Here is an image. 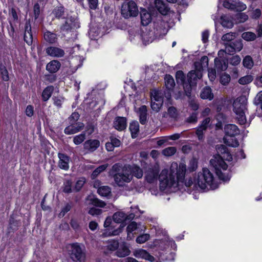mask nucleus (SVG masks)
Instances as JSON below:
<instances>
[{"label":"nucleus","instance_id":"1","mask_svg":"<svg viewBox=\"0 0 262 262\" xmlns=\"http://www.w3.org/2000/svg\"><path fill=\"white\" fill-rule=\"evenodd\" d=\"M186 171V165L183 163L179 165L177 163L172 164L170 173L167 170H163L159 176L160 189L164 190L170 188L173 191L179 189L181 184L184 182Z\"/></svg>","mask_w":262,"mask_h":262},{"label":"nucleus","instance_id":"2","mask_svg":"<svg viewBox=\"0 0 262 262\" xmlns=\"http://www.w3.org/2000/svg\"><path fill=\"white\" fill-rule=\"evenodd\" d=\"M247 99L245 96L237 98L233 102V111L236 114V118L241 125H244L247 122L246 113L247 110Z\"/></svg>","mask_w":262,"mask_h":262},{"label":"nucleus","instance_id":"3","mask_svg":"<svg viewBox=\"0 0 262 262\" xmlns=\"http://www.w3.org/2000/svg\"><path fill=\"white\" fill-rule=\"evenodd\" d=\"M194 182L202 189L207 188L208 187L211 189L216 188L213 176L207 168H203L202 171L198 173L197 177L194 179Z\"/></svg>","mask_w":262,"mask_h":262},{"label":"nucleus","instance_id":"4","mask_svg":"<svg viewBox=\"0 0 262 262\" xmlns=\"http://www.w3.org/2000/svg\"><path fill=\"white\" fill-rule=\"evenodd\" d=\"M210 162L214 168L215 173L220 180L223 181H228L230 180V175L225 172L228 166L222 158L215 157L211 159Z\"/></svg>","mask_w":262,"mask_h":262},{"label":"nucleus","instance_id":"5","mask_svg":"<svg viewBox=\"0 0 262 262\" xmlns=\"http://www.w3.org/2000/svg\"><path fill=\"white\" fill-rule=\"evenodd\" d=\"M121 166L119 164H114L112 167L113 170L118 171L114 176L115 183L119 186H123L126 183H129L132 180V176L129 174L126 166H124L120 171Z\"/></svg>","mask_w":262,"mask_h":262},{"label":"nucleus","instance_id":"6","mask_svg":"<svg viewBox=\"0 0 262 262\" xmlns=\"http://www.w3.org/2000/svg\"><path fill=\"white\" fill-rule=\"evenodd\" d=\"M69 254L74 261L84 262L86 255L84 248L77 243L73 244L68 247Z\"/></svg>","mask_w":262,"mask_h":262},{"label":"nucleus","instance_id":"7","mask_svg":"<svg viewBox=\"0 0 262 262\" xmlns=\"http://www.w3.org/2000/svg\"><path fill=\"white\" fill-rule=\"evenodd\" d=\"M121 14L125 18L136 16L138 14L136 4L133 1L124 2L122 5Z\"/></svg>","mask_w":262,"mask_h":262},{"label":"nucleus","instance_id":"8","mask_svg":"<svg viewBox=\"0 0 262 262\" xmlns=\"http://www.w3.org/2000/svg\"><path fill=\"white\" fill-rule=\"evenodd\" d=\"M151 107L155 112H158L162 106L163 99L162 93L156 90L150 93Z\"/></svg>","mask_w":262,"mask_h":262},{"label":"nucleus","instance_id":"9","mask_svg":"<svg viewBox=\"0 0 262 262\" xmlns=\"http://www.w3.org/2000/svg\"><path fill=\"white\" fill-rule=\"evenodd\" d=\"M223 5L227 9L236 11H244L247 8L246 5L239 0H224Z\"/></svg>","mask_w":262,"mask_h":262},{"label":"nucleus","instance_id":"10","mask_svg":"<svg viewBox=\"0 0 262 262\" xmlns=\"http://www.w3.org/2000/svg\"><path fill=\"white\" fill-rule=\"evenodd\" d=\"M145 229V226L141 223L137 224L135 222H132L126 228L127 239H131L134 234L139 233Z\"/></svg>","mask_w":262,"mask_h":262},{"label":"nucleus","instance_id":"11","mask_svg":"<svg viewBox=\"0 0 262 262\" xmlns=\"http://www.w3.org/2000/svg\"><path fill=\"white\" fill-rule=\"evenodd\" d=\"M79 27L76 20L72 17H67L60 26V31L63 32H67L72 29Z\"/></svg>","mask_w":262,"mask_h":262},{"label":"nucleus","instance_id":"12","mask_svg":"<svg viewBox=\"0 0 262 262\" xmlns=\"http://www.w3.org/2000/svg\"><path fill=\"white\" fill-rule=\"evenodd\" d=\"M210 122V119L206 118L202 121L201 124L195 130V134L196 135L199 140L203 141L204 139V132L206 130L209 126Z\"/></svg>","mask_w":262,"mask_h":262},{"label":"nucleus","instance_id":"13","mask_svg":"<svg viewBox=\"0 0 262 262\" xmlns=\"http://www.w3.org/2000/svg\"><path fill=\"white\" fill-rule=\"evenodd\" d=\"M225 45L226 52L229 54L239 52L243 48V41L241 39L236 40L230 43H225Z\"/></svg>","mask_w":262,"mask_h":262},{"label":"nucleus","instance_id":"14","mask_svg":"<svg viewBox=\"0 0 262 262\" xmlns=\"http://www.w3.org/2000/svg\"><path fill=\"white\" fill-rule=\"evenodd\" d=\"M84 125L82 122L77 123H70L64 130V133L67 135H72L77 133L82 130Z\"/></svg>","mask_w":262,"mask_h":262},{"label":"nucleus","instance_id":"15","mask_svg":"<svg viewBox=\"0 0 262 262\" xmlns=\"http://www.w3.org/2000/svg\"><path fill=\"white\" fill-rule=\"evenodd\" d=\"M58 157L59 158L58 167L61 169L68 170L70 167V158L66 154L60 152L58 154Z\"/></svg>","mask_w":262,"mask_h":262},{"label":"nucleus","instance_id":"16","mask_svg":"<svg viewBox=\"0 0 262 262\" xmlns=\"http://www.w3.org/2000/svg\"><path fill=\"white\" fill-rule=\"evenodd\" d=\"M100 146V141L96 139H89L83 144V148L87 152H93Z\"/></svg>","mask_w":262,"mask_h":262},{"label":"nucleus","instance_id":"17","mask_svg":"<svg viewBox=\"0 0 262 262\" xmlns=\"http://www.w3.org/2000/svg\"><path fill=\"white\" fill-rule=\"evenodd\" d=\"M187 76L188 82L195 85L197 80L201 78L202 74L200 69H196L189 72Z\"/></svg>","mask_w":262,"mask_h":262},{"label":"nucleus","instance_id":"18","mask_svg":"<svg viewBox=\"0 0 262 262\" xmlns=\"http://www.w3.org/2000/svg\"><path fill=\"white\" fill-rule=\"evenodd\" d=\"M46 52L48 55L53 57L59 58L64 55L63 50L56 47H49L46 49Z\"/></svg>","mask_w":262,"mask_h":262},{"label":"nucleus","instance_id":"19","mask_svg":"<svg viewBox=\"0 0 262 262\" xmlns=\"http://www.w3.org/2000/svg\"><path fill=\"white\" fill-rule=\"evenodd\" d=\"M133 255L138 258L145 259L151 262L155 260L154 256L150 255L146 250L142 249L135 250L133 252Z\"/></svg>","mask_w":262,"mask_h":262},{"label":"nucleus","instance_id":"20","mask_svg":"<svg viewBox=\"0 0 262 262\" xmlns=\"http://www.w3.org/2000/svg\"><path fill=\"white\" fill-rule=\"evenodd\" d=\"M85 203L86 205H93L101 208H103L106 205L104 202L93 195H89L85 199Z\"/></svg>","mask_w":262,"mask_h":262},{"label":"nucleus","instance_id":"21","mask_svg":"<svg viewBox=\"0 0 262 262\" xmlns=\"http://www.w3.org/2000/svg\"><path fill=\"white\" fill-rule=\"evenodd\" d=\"M24 40L28 45H31L33 42V35L30 21H27L25 24Z\"/></svg>","mask_w":262,"mask_h":262},{"label":"nucleus","instance_id":"22","mask_svg":"<svg viewBox=\"0 0 262 262\" xmlns=\"http://www.w3.org/2000/svg\"><path fill=\"white\" fill-rule=\"evenodd\" d=\"M130 253V251L126 243H122L117 249L116 255L119 257H124L129 255Z\"/></svg>","mask_w":262,"mask_h":262},{"label":"nucleus","instance_id":"23","mask_svg":"<svg viewBox=\"0 0 262 262\" xmlns=\"http://www.w3.org/2000/svg\"><path fill=\"white\" fill-rule=\"evenodd\" d=\"M126 119L125 117H117L115 118L113 126L116 129L122 131L126 128Z\"/></svg>","mask_w":262,"mask_h":262},{"label":"nucleus","instance_id":"24","mask_svg":"<svg viewBox=\"0 0 262 262\" xmlns=\"http://www.w3.org/2000/svg\"><path fill=\"white\" fill-rule=\"evenodd\" d=\"M127 170L132 177H135L137 179H140L143 177V172L142 169L137 165L126 166Z\"/></svg>","mask_w":262,"mask_h":262},{"label":"nucleus","instance_id":"25","mask_svg":"<svg viewBox=\"0 0 262 262\" xmlns=\"http://www.w3.org/2000/svg\"><path fill=\"white\" fill-rule=\"evenodd\" d=\"M225 133L229 136H235L239 134V129L235 124H229L225 126Z\"/></svg>","mask_w":262,"mask_h":262},{"label":"nucleus","instance_id":"26","mask_svg":"<svg viewBox=\"0 0 262 262\" xmlns=\"http://www.w3.org/2000/svg\"><path fill=\"white\" fill-rule=\"evenodd\" d=\"M159 171L157 169L149 168L145 173V178L148 183H152L157 179Z\"/></svg>","mask_w":262,"mask_h":262},{"label":"nucleus","instance_id":"27","mask_svg":"<svg viewBox=\"0 0 262 262\" xmlns=\"http://www.w3.org/2000/svg\"><path fill=\"white\" fill-rule=\"evenodd\" d=\"M43 38L46 42L50 44H53L57 42V35L53 32L46 30L43 33Z\"/></svg>","mask_w":262,"mask_h":262},{"label":"nucleus","instance_id":"28","mask_svg":"<svg viewBox=\"0 0 262 262\" xmlns=\"http://www.w3.org/2000/svg\"><path fill=\"white\" fill-rule=\"evenodd\" d=\"M155 7L162 15H166L169 8L162 0H155Z\"/></svg>","mask_w":262,"mask_h":262},{"label":"nucleus","instance_id":"29","mask_svg":"<svg viewBox=\"0 0 262 262\" xmlns=\"http://www.w3.org/2000/svg\"><path fill=\"white\" fill-rule=\"evenodd\" d=\"M141 24L143 26L148 25L151 21V16L146 10L142 9L140 12Z\"/></svg>","mask_w":262,"mask_h":262},{"label":"nucleus","instance_id":"30","mask_svg":"<svg viewBox=\"0 0 262 262\" xmlns=\"http://www.w3.org/2000/svg\"><path fill=\"white\" fill-rule=\"evenodd\" d=\"M220 23L223 27L227 28H232L234 25L232 18L228 15L221 16Z\"/></svg>","mask_w":262,"mask_h":262},{"label":"nucleus","instance_id":"31","mask_svg":"<svg viewBox=\"0 0 262 262\" xmlns=\"http://www.w3.org/2000/svg\"><path fill=\"white\" fill-rule=\"evenodd\" d=\"M60 63L58 60H53L47 64L46 69L51 73L56 72L60 67Z\"/></svg>","mask_w":262,"mask_h":262},{"label":"nucleus","instance_id":"32","mask_svg":"<svg viewBox=\"0 0 262 262\" xmlns=\"http://www.w3.org/2000/svg\"><path fill=\"white\" fill-rule=\"evenodd\" d=\"M215 67L219 71H225L228 68V62L226 59L215 58Z\"/></svg>","mask_w":262,"mask_h":262},{"label":"nucleus","instance_id":"33","mask_svg":"<svg viewBox=\"0 0 262 262\" xmlns=\"http://www.w3.org/2000/svg\"><path fill=\"white\" fill-rule=\"evenodd\" d=\"M201 97L203 99H208L211 100L213 98V94L210 88L206 86L202 90L201 94Z\"/></svg>","mask_w":262,"mask_h":262},{"label":"nucleus","instance_id":"34","mask_svg":"<svg viewBox=\"0 0 262 262\" xmlns=\"http://www.w3.org/2000/svg\"><path fill=\"white\" fill-rule=\"evenodd\" d=\"M139 116L140 122L142 124H145L147 120V107L145 105H142L139 108Z\"/></svg>","mask_w":262,"mask_h":262},{"label":"nucleus","instance_id":"35","mask_svg":"<svg viewBox=\"0 0 262 262\" xmlns=\"http://www.w3.org/2000/svg\"><path fill=\"white\" fill-rule=\"evenodd\" d=\"M54 91V87L52 85L46 87L43 90L41 94V97L43 101H48L51 97Z\"/></svg>","mask_w":262,"mask_h":262},{"label":"nucleus","instance_id":"36","mask_svg":"<svg viewBox=\"0 0 262 262\" xmlns=\"http://www.w3.org/2000/svg\"><path fill=\"white\" fill-rule=\"evenodd\" d=\"M194 65L195 67V69H200V70L202 71L204 68H206L208 66V58L206 56H203L200 61L195 62L194 63Z\"/></svg>","mask_w":262,"mask_h":262},{"label":"nucleus","instance_id":"37","mask_svg":"<svg viewBox=\"0 0 262 262\" xmlns=\"http://www.w3.org/2000/svg\"><path fill=\"white\" fill-rule=\"evenodd\" d=\"M233 136H229L224 138V143L228 146L236 147L239 145V143L236 139L233 137Z\"/></svg>","mask_w":262,"mask_h":262},{"label":"nucleus","instance_id":"38","mask_svg":"<svg viewBox=\"0 0 262 262\" xmlns=\"http://www.w3.org/2000/svg\"><path fill=\"white\" fill-rule=\"evenodd\" d=\"M126 215L123 212L118 211L115 213L113 216L114 221L116 223H121L125 221Z\"/></svg>","mask_w":262,"mask_h":262},{"label":"nucleus","instance_id":"39","mask_svg":"<svg viewBox=\"0 0 262 262\" xmlns=\"http://www.w3.org/2000/svg\"><path fill=\"white\" fill-rule=\"evenodd\" d=\"M165 83L166 88L170 90L175 85L174 80L173 77L170 75H166L165 77Z\"/></svg>","mask_w":262,"mask_h":262},{"label":"nucleus","instance_id":"40","mask_svg":"<svg viewBox=\"0 0 262 262\" xmlns=\"http://www.w3.org/2000/svg\"><path fill=\"white\" fill-rule=\"evenodd\" d=\"M236 36L237 33L236 32H230L224 34L222 36L221 39L223 41L228 42L235 39L236 37Z\"/></svg>","mask_w":262,"mask_h":262},{"label":"nucleus","instance_id":"41","mask_svg":"<svg viewBox=\"0 0 262 262\" xmlns=\"http://www.w3.org/2000/svg\"><path fill=\"white\" fill-rule=\"evenodd\" d=\"M108 167V164L102 165L95 169L91 174L92 179H95L101 172L104 171Z\"/></svg>","mask_w":262,"mask_h":262},{"label":"nucleus","instance_id":"42","mask_svg":"<svg viewBox=\"0 0 262 262\" xmlns=\"http://www.w3.org/2000/svg\"><path fill=\"white\" fill-rule=\"evenodd\" d=\"M242 37L247 41L254 40L256 38V34L252 32H245L242 33Z\"/></svg>","mask_w":262,"mask_h":262},{"label":"nucleus","instance_id":"43","mask_svg":"<svg viewBox=\"0 0 262 262\" xmlns=\"http://www.w3.org/2000/svg\"><path fill=\"white\" fill-rule=\"evenodd\" d=\"M248 19V16L245 13H239L235 15L234 20L236 23H243Z\"/></svg>","mask_w":262,"mask_h":262},{"label":"nucleus","instance_id":"44","mask_svg":"<svg viewBox=\"0 0 262 262\" xmlns=\"http://www.w3.org/2000/svg\"><path fill=\"white\" fill-rule=\"evenodd\" d=\"M86 138L85 132H83L81 134L76 135L73 137V142L75 145H79L82 143Z\"/></svg>","mask_w":262,"mask_h":262},{"label":"nucleus","instance_id":"45","mask_svg":"<svg viewBox=\"0 0 262 262\" xmlns=\"http://www.w3.org/2000/svg\"><path fill=\"white\" fill-rule=\"evenodd\" d=\"M129 129L133 138H136L139 132V124L137 122H133L130 124Z\"/></svg>","mask_w":262,"mask_h":262},{"label":"nucleus","instance_id":"46","mask_svg":"<svg viewBox=\"0 0 262 262\" xmlns=\"http://www.w3.org/2000/svg\"><path fill=\"white\" fill-rule=\"evenodd\" d=\"M98 193L101 196H107L111 193V189L108 186H103L98 189Z\"/></svg>","mask_w":262,"mask_h":262},{"label":"nucleus","instance_id":"47","mask_svg":"<svg viewBox=\"0 0 262 262\" xmlns=\"http://www.w3.org/2000/svg\"><path fill=\"white\" fill-rule=\"evenodd\" d=\"M243 63L244 66L247 69H251L254 64L253 59L250 56H246L243 59Z\"/></svg>","mask_w":262,"mask_h":262},{"label":"nucleus","instance_id":"48","mask_svg":"<svg viewBox=\"0 0 262 262\" xmlns=\"http://www.w3.org/2000/svg\"><path fill=\"white\" fill-rule=\"evenodd\" d=\"M177 151L175 147H168L162 150V154L166 157H169L173 155Z\"/></svg>","mask_w":262,"mask_h":262},{"label":"nucleus","instance_id":"49","mask_svg":"<svg viewBox=\"0 0 262 262\" xmlns=\"http://www.w3.org/2000/svg\"><path fill=\"white\" fill-rule=\"evenodd\" d=\"M55 17L58 18L62 17L64 14V8L62 6L56 7L53 11Z\"/></svg>","mask_w":262,"mask_h":262},{"label":"nucleus","instance_id":"50","mask_svg":"<svg viewBox=\"0 0 262 262\" xmlns=\"http://www.w3.org/2000/svg\"><path fill=\"white\" fill-rule=\"evenodd\" d=\"M253 103L255 105L259 106L262 110V91L256 94L253 100Z\"/></svg>","mask_w":262,"mask_h":262},{"label":"nucleus","instance_id":"51","mask_svg":"<svg viewBox=\"0 0 262 262\" xmlns=\"http://www.w3.org/2000/svg\"><path fill=\"white\" fill-rule=\"evenodd\" d=\"M198 167V162L196 159H192L189 161L188 170L190 172L195 171Z\"/></svg>","mask_w":262,"mask_h":262},{"label":"nucleus","instance_id":"52","mask_svg":"<svg viewBox=\"0 0 262 262\" xmlns=\"http://www.w3.org/2000/svg\"><path fill=\"white\" fill-rule=\"evenodd\" d=\"M253 80V77L251 75H247L241 78L238 80V82L241 84H247Z\"/></svg>","mask_w":262,"mask_h":262},{"label":"nucleus","instance_id":"53","mask_svg":"<svg viewBox=\"0 0 262 262\" xmlns=\"http://www.w3.org/2000/svg\"><path fill=\"white\" fill-rule=\"evenodd\" d=\"M119 247V243L117 241H109L108 245H107V249L112 251H114L117 249Z\"/></svg>","mask_w":262,"mask_h":262},{"label":"nucleus","instance_id":"54","mask_svg":"<svg viewBox=\"0 0 262 262\" xmlns=\"http://www.w3.org/2000/svg\"><path fill=\"white\" fill-rule=\"evenodd\" d=\"M150 235L148 234H143L139 235L136 238V242L139 244H143L148 241Z\"/></svg>","mask_w":262,"mask_h":262},{"label":"nucleus","instance_id":"55","mask_svg":"<svg viewBox=\"0 0 262 262\" xmlns=\"http://www.w3.org/2000/svg\"><path fill=\"white\" fill-rule=\"evenodd\" d=\"M183 84V88L184 90V92L185 93V94L188 97H190L191 96V90H192V86L194 85L192 84H190V83H184Z\"/></svg>","mask_w":262,"mask_h":262},{"label":"nucleus","instance_id":"56","mask_svg":"<svg viewBox=\"0 0 262 262\" xmlns=\"http://www.w3.org/2000/svg\"><path fill=\"white\" fill-rule=\"evenodd\" d=\"M176 78L178 83L183 84L184 83L185 75L182 71H178L176 74Z\"/></svg>","mask_w":262,"mask_h":262},{"label":"nucleus","instance_id":"57","mask_svg":"<svg viewBox=\"0 0 262 262\" xmlns=\"http://www.w3.org/2000/svg\"><path fill=\"white\" fill-rule=\"evenodd\" d=\"M72 182L67 180L64 182L63 191L65 193H71L72 192Z\"/></svg>","mask_w":262,"mask_h":262},{"label":"nucleus","instance_id":"58","mask_svg":"<svg viewBox=\"0 0 262 262\" xmlns=\"http://www.w3.org/2000/svg\"><path fill=\"white\" fill-rule=\"evenodd\" d=\"M230 76L229 75L224 73L221 76L220 82L224 85H227L230 81Z\"/></svg>","mask_w":262,"mask_h":262},{"label":"nucleus","instance_id":"59","mask_svg":"<svg viewBox=\"0 0 262 262\" xmlns=\"http://www.w3.org/2000/svg\"><path fill=\"white\" fill-rule=\"evenodd\" d=\"M52 99L54 101V104L57 107L60 108L62 106V102H63L64 99L61 96L53 97Z\"/></svg>","mask_w":262,"mask_h":262},{"label":"nucleus","instance_id":"60","mask_svg":"<svg viewBox=\"0 0 262 262\" xmlns=\"http://www.w3.org/2000/svg\"><path fill=\"white\" fill-rule=\"evenodd\" d=\"M123 227V226H120V227L114 230L112 233L110 232L108 234H107V233L104 232L102 234V237H106L107 236H112V235H118L120 233L122 232V229Z\"/></svg>","mask_w":262,"mask_h":262},{"label":"nucleus","instance_id":"61","mask_svg":"<svg viewBox=\"0 0 262 262\" xmlns=\"http://www.w3.org/2000/svg\"><path fill=\"white\" fill-rule=\"evenodd\" d=\"M85 182V180L84 178H81L80 179L78 180L76 182L75 186L74 189H75V190L76 191H79L81 189Z\"/></svg>","mask_w":262,"mask_h":262},{"label":"nucleus","instance_id":"62","mask_svg":"<svg viewBox=\"0 0 262 262\" xmlns=\"http://www.w3.org/2000/svg\"><path fill=\"white\" fill-rule=\"evenodd\" d=\"M79 115L77 112H74L69 117L70 123H77L76 121L79 119Z\"/></svg>","mask_w":262,"mask_h":262},{"label":"nucleus","instance_id":"63","mask_svg":"<svg viewBox=\"0 0 262 262\" xmlns=\"http://www.w3.org/2000/svg\"><path fill=\"white\" fill-rule=\"evenodd\" d=\"M241 61V58L238 55H235L232 57L230 60V63L233 66L238 64Z\"/></svg>","mask_w":262,"mask_h":262},{"label":"nucleus","instance_id":"64","mask_svg":"<svg viewBox=\"0 0 262 262\" xmlns=\"http://www.w3.org/2000/svg\"><path fill=\"white\" fill-rule=\"evenodd\" d=\"M168 114L171 118H176L178 115L177 109L173 106L169 107L168 109Z\"/></svg>","mask_w":262,"mask_h":262}]
</instances>
